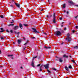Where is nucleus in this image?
I'll return each mask as SVG.
<instances>
[{
	"mask_svg": "<svg viewBox=\"0 0 78 78\" xmlns=\"http://www.w3.org/2000/svg\"><path fill=\"white\" fill-rule=\"evenodd\" d=\"M70 34H67V37L68 38H69V37H69L70 36Z\"/></svg>",
	"mask_w": 78,
	"mask_h": 78,
	"instance_id": "21",
	"label": "nucleus"
},
{
	"mask_svg": "<svg viewBox=\"0 0 78 78\" xmlns=\"http://www.w3.org/2000/svg\"><path fill=\"white\" fill-rule=\"evenodd\" d=\"M69 3H70V4H73V2L72 1H69Z\"/></svg>",
	"mask_w": 78,
	"mask_h": 78,
	"instance_id": "16",
	"label": "nucleus"
},
{
	"mask_svg": "<svg viewBox=\"0 0 78 78\" xmlns=\"http://www.w3.org/2000/svg\"><path fill=\"white\" fill-rule=\"evenodd\" d=\"M6 31H7V32H8V33H9V31H8V30H6Z\"/></svg>",
	"mask_w": 78,
	"mask_h": 78,
	"instance_id": "36",
	"label": "nucleus"
},
{
	"mask_svg": "<svg viewBox=\"0 0 78 78\" xmlns=\"http://www.w3.org/2000/svg\"><path fill=\"white\" fill-rule=\"evenodd\" d=\"M13 44H14V42H13Z\"/></svg>",
	"mask_w": 78,
	"mask_h": 78,
	"instance_id": "56",
	"label": "nucleus"
},
{
	"mask_svg": "<svg viewBox=\"0 0 78 78\" xmlns=\"http://www.w3.org/2000/svg\"><path fill=\"white\" fill-rule=\"evenodd\" d=\"M70 58H71V56H70Z\"/></svg>",
	"mask_w": 78,
	"mask_h": 78,
	"instance_id": "62",
	"label": "nucleus"
},
{
	"mask_svg": "<svg viewBox=\"0 0 78 78\" xmlns=\"http://www.w3.org/2000/svg\"><path fill=\"white\" fill-rule=\"evenodd\" d=\"M40 71H42V69H41V68H40Z\"/></svg>",
	"mask_w": 78,
	"mask_h": 78,
	"instance_id": "43",
	"label": "nucleus"
},
{
	"mask_svg": "<svg viewBox=\"0 0 78 78\" xmlns=\"http://www.w3.org/2000/svg\"><path fill=\"white\" fill-rule=\"evenodd\" d=\"M25 48H26V47L25 48H24V50H25Z\"/></svg>",
	"mask_w": 78,
	"mask_h": 78,
	"instance_id": "44",
	"label": "nucleus"
},
{
	"mask_svg": "<svg viewBox=\"0 0 78 78\" xmlns=\"http://www.w3.org/2000/svg\"><path fill=\"white\" fill-rule=\"evenodd\" d=\"M10 6L12 8H14V5L12 4L10 5Z\"/></svg>",
	"mask_w": 78,
	"mask_h": 78,
	"instance_id": "17",
	"label": "nucleus"
},
{
	"mask_svg": "<svg viewBox=\"0 0 78 78\" xmlns=\"http://www.w3.org/2000/svg\"><path fill=\"white\" fill-rule=\"evenodd\" d=\"M63 58H68V56L65 55L63 56Z\"/></svg>",
	"mask_w": 78,
	"mask_h": 78,
	"instance_id": "14",
	"label": "nucleus"
},
{
	"mask_svg": "<svg viewBox=\"0 0 78 78\" xmlns=\"http://www.w3.org/2000/svg\"><path fill=\"white\" fill-rule=\"evenodd\" d=\"M15 33H17L18 34H19V32L17 33V32H16V31H15Z\"/></svg>",
	"mask_w": 78,
	"mask_h": 78,
	"instance_id": "27",
	"label": "nucleus"
},
{
	"mask_svg": "<svg viewBox=\"0 0 78 78\" xmlns=\"http://www.w3.org/2000/svg\"><path fill=\"white\" fill-rule=\"evenodd\" d=\"M41 66V64H39L37 65V67H39V66Z\"/></svg>",
	"mask_w": 78,
	"mask_h": 78,
	"instance_id": "30",
	"label": "nucleus"
},
{
	"mask_svg": "<svg viewBox=\"0 0 78 78\" xmlns=\"http://www.w3.org/2000/svg\"><path fill=\"white\" fill-rule=\"evenodd\" d=\"M67 40H68V42H70L72 41V38L70 37L67 38Z\"/></svg>",
	"mask_w": 78,
	"mask_h": 78,
	"instance_id": "5",
	"label": "nucleus"
},
{
	"mask_svg": "<svg viewBox=\"0 0 78 78\" xmlns=\"http://www.w3.org/2000/svg\"><path fill=\"white\" fill-rule=\"evenodd\" d=\"M4 31V30H3V29L2 28H0V32L2 33V32H3Z\"/></svg>",
	"mask_w": 78,
	"mask_h": 78,
	"instance_id": "7",
	"label": "nucleus"
},
{
	"mask_svg": "<svg viewBox=\"0 0 78 78\" xmlns=\"http://www.w3.org/2000/svg\"><path fill=\"white\" fill-rule=\"evenodd\" d=\"M16 2H14V0H12V4L13 5H14V4H16Z\"/></svg>",
	"mask_w": 78,
	"mask_h": 78,
	"instance_id": "15",
	"label": "nucleus"
},
{
	"mask_svg": "<svg viewBox=\"0 0 78 78\" xmlns=\"http://www.w3.org/2000/svg\"><path fill=\"white\" fill-rule=\"evenodd\" d=\"M64 23L62 22V24H63V23Z\"/></svg>",
	"mask_w": 78,
	"mask_h": 78,
	"instance_id": "53",
	"label": "nucleus"
},
{
	"mask_svg": "<svg viewBox=\"0 0 78 78\" xmlns=\"http://www.w3.org/2000/svg\"><path fill=\"white\" fill-rule=\"evenodd\" d=\"M19 28V27L17 26H16L14 27V30H17V29Z\"/></svg>",
	"mask_w": 78,
	"mask_h": 78,
	"instance_id": "8",
	"label": "nucleus"
},
{
	"mask_svg": "<svg viewBox=\"0 0 78 78\" xmlns=\"http://www.w3.org/2000/svg\"><path fill=\"white\" fill-rule=\"evenodd\" d=\"M69 69H72V66L70 65L69 66Z\"/></svg>",
	"mask_w": 78,
	"mask_h": 78,
	"instance_id": "23",
	"label": "nucleus"
},
{
	"mask_svg": "<svg viewBox=\"0 0 78 78\" xmlns=\"http://www.w3.org/2000/svg\"><path fill=\"white\" fill-rule=\"evenodd\" d=\"M66 78H68V77H66Z\"/></svg>",
	"mask_w": 78,
	"mask_h": 78,
	"instance_id": "61",
	"label": "nucleus"
},
{
	"mask_svg": "<svg viewBox=\"0 0 78 78\" xmlns=\"http://www.w3.org/2000/svg\"><path fill=\"white\" fill-rule=\"evenodd\" d=\"M59 19H60V20H62V17L60 18Z\"/></svg>",
	"mask_w": 78,
	"mask_h": 78,
	"instance_id": "34",
	"label": "nucleus"
},
{
	"mask_svg": "<svg viewBox=\"0 0 78 78\" xmlns=\"http://www.w3.org/2000/svg\"><path fill=\"white\" fill-rule=\"evenodd\" d=\"M78 28V26H76V29H77Z\"/></svg>",
	"mask_w": 78,
	"mask_h": 78,
	"instance_id": "35",
	"label": "nucleus"
},
{
	"mask_svg": "<svg viewBox=\"0 0 78 78\" xmlns=\"http://www.w3.org/2000/svg\"><path fill=\"white\" fill-rule=\"evenodd\" d=\"M47 70L48 72V73H51V72H50V71L48 69H47Z\"/></svg>",
	"mask_w": 78,
	"mask_h": 78,
	"instance_id": "26",
	"label": "nucleus"
},
{
	"mask_svg": "<svg viewBox=\"0 0 78 78\" xmlns=\"http://www.w3.org/2000/svg\"><path fill=\"white\" fill-rule=\"evenodd\" d=\"M62 45L63 44L62 43H61Z\"/></svg>",
	"mask_w": 78,
	"mask_h": 78,
	"instance_id": "57",
	"label": "nucleus"
},
{
	"mask_svg": "<svg viewBox=\"0 0 78 78\" xmlns=\"http://www.w3.org/2000/svg\"><path fill=\"white\" fill-rule=\"evenodd\" d=\"M64 30H66V27H65L64 29Z\"/></svg>",
	"mask_w": 78,
	"mask_h": 78,
	"instance_id": "39",
	"label": "nucleus"
},
{
	"mask_svg": "<svg viewBox=\"0 0 78 78\" xmlns=\"http://www.w3.org/2000/svg\"><path fill=\"white\" fill-rule=\"evenodd\" d=\"M63 8H66V4H63Z\"/></svg>",
	"mask_w": 78,
	"mask_h": 78,
	"instance_id": "20",
	"label": "nucleus"
},
{
	"mask_svg": "<svg viewBox=\"0 0 78 78\" xmlns=\"http://www.w3.org/2000/svg\"><path fill=\"white\" fill-rule=\"evenodd\" d=\"M69 12L68 11H67V12H66V14H69Z\"/></svg>",
	"mask_w": 78,
	"mask_h": 78,
	"instance_id": "38",
	"label": "nucleus"
},
{
	"mask_svg": "<svg viewBox=\"0 0 78 78\" xmlns=\"http://www.w3.org/2000/svg\"><path fill=\"white\" fill-rule=\"evenodd\" d=\"M1 38L2 39V40H3V39H4V37H1Z\"/></svg>",
	"mask_w": 78,
	"mask_h": 78,
	"instance_id": "24",
	"label": "nucleus"
},
{
	"mask_svg": "<svg viewBox=\"0 0 78 78\" xmlns=\"http://www.w3.org/2000/svg\"><path fill=\"white\" fill-rule=\"evenodd\" d=\"M64 12H66V10H64Z\"/></svg>",
	"mask_w": 78,
	"mask_h": 78,
	"instance_id": "47",
	"label": "nucleus"
},
{
	"mask_svg": "<svg viewBox=\"0 0 78 78\" xmlns=\"http://www.w3.org/2000/svg\"><path fill=\"white\" fill-rule=\"evenodd\" d=\"M42 66H41L40 67V69H41V67H42Z\"/></svg>",
	"mask_w": 78,
	"mask_h": 78,
	"instance_id": "49",
	"label": "nucleus"
},
{
	"mask_svg": "<svg viewBox=\"0 0 78 78\" xmlns=\"http://www.w3.org/2000/svg\"><path fill=\"white\" fill-rule=\"evenodd\" d=\"M32 30H33V32H34L35 33H39V31H37L36 28H32Z\"/></svg>",
	"mask_w": 78,
	"mask_h": 78,
	"instance_id": "4",
	"label": "nucleus"
},
{
	"mask_svg": "<svg viewBox=\"0 0 78 78\" xmlns=\"http://www.w3.org/2000/svg\"><path fill=\"white\" fill-rule=\"evenodd\" d=\"M10 32H11V33H12V30H10Z\"/></svg>",
	"mask_w": 78,
	"mask_h": 78,
	"instance_id": "37",
	"label": "nucleus"
},
{
	"mask_svg": "<svg viewBox=\"0 0 78 78\" xmlns=\"http://www.w3.org/2000/svg\"><path fill=\"white\" fill-rule=\"evenodd\" d=\"M72 62H73V63H74L75 64H76V63L75 62V60H72Z\"/></svg>",
	"mask_w": 78,
	"mask_h": 78,
	"instance_id": "18",
	"label": "nucleus"
},
{
	"mask_svg": "<svg viewBox=\"0 0 78 78\" xmlns=\"http://www.w3.org/2000/svg\"><path fill=\"white\" fill-rule=\"evenodd\" d=\"M73 48L75 49H77V48H78V47L77 46H74V47H73Z\"/></svg>",
	"mask_w": 78,
	"mask_h": 78,
	"instance_id": "13",
	"label": "nucleus"
},
{
	"mask_svg": "<svg viewBox=\"0 0 78 78\" xmlns=\"http://www.w3.org/2000/svg\"><path fill=\"white\" fill-rule=\"evenodd\" d=\"M61 33L59 31H57L55 33V36H61Z\"/></svg>",
	"mask_w": 78,
	"mask_h": 78,
	"instance_id": "1",
	"label": "nucleus"
},
{
	"mask_svg": "<svg viewBox=\"0 0 78 78\" xmlns=\"http://www.w3.org/2000/svg\"><path fill=\"white\" fill-rule=\"evenodd\" d=\"M65 69L66 71H68L69 70V69H68V68L67 66H65Z\"/></svg>",
	"mask_w": 78,
	"mask_h": 78,
	"instance_id": "12",
	"label": "nucleus"
},
{
	"mask_svg": "<svg viewBox=\"0 0 78 78\" xmlns=\"http://www.w3.org/2000/svg\"><path fill=\"white\" fill-rule=\"evenodd\" d=\"M27 42H27L26 43H25L24 44V45H26V44H27Z\"/></svg>",
	"mask_w": 78,
	"mask_h": 78,
	"instance_id": "41",
	"label": "nucleus"
},
{
	"mask_svg": "<svg viewBox=\"0 0 78 78\" xmlns=\"http://www.w3.org/2000/svg\"><path fill=\"white\" fill-rule=\"evenodd\" d=\"M53 70H55V71H56V70H56V69H55V68H53Z\"/></svg>",
	"mask_w": 78,
	"mask_h": 78,
	"instance_id": "32",
	"label": "nucleus"
},
{
	"mask_svg": "<svg viewBox=\"0 0 78 78\" xmlns=\"http://www.w3.org/2000/svg\"><path fill=\"white\" fill-rule=\"evenodd\" d=\"M31 66L32 67H34V63L33 62H32L31 63Z\"/></svg>",
	"mask_w": 78,
	"mask_h": 78,
	"instance_id": "19",
	"label": "nucleus"
},
{
	"mask_svg": "<svg viewBox=\"0 0 78 78\" xmlns=\"http://www.w3.org/2000/svg\"><path fill=\"white\" fill-rule=\"evenodd\" d=\"M23 25H24V26H28V25H27V24H24Z\"/></svg>",
	"mask_w": 78,
	"mask_h": 78,
	"instance_id": "33",
	"label": "nucleus"
},
{
	"mask_svg": "<svg viewBox=\"0 0 78 78\" xmlns=\"http://www.w3.org/2000/svg\"><path fill=\"white\" fill-rule=\"evenodd\" d=\"M8 56H12V55H9Z\"/></svg>",
	"mask_w": 78,
	"mask_h": 78,
	"instance_id": "31",
	"label": "nucleus"
},
{
	"mask_svg": "<svg viewBox=\"0 0 78 78\" xmlns=\"http://www.w3.org/2000/svg\"><path fill=\"white\" fill-rule=\"evenodd\" d=\"M44 48H46V49H49L51 48V47H47L46 46H45L44 47Z\"/></svg>",
	"mask_w": 78,
	"mask_h": 78,
	"instance_id": "10",
	"label": "nucleus"
},
{
	"mask_svg": "<svg viewBox=\"0 0 78 78\" xmlns=\"http://www.w3.org/2000/svg\"><path fill=\"white\" fill-rule=\"evenodd\" d=\"M41 0V1H42L43 0Z\"/></svg>",
	"mask_w": 78,
	"mask_h": 78,
	"instance_id": "64",
	"label": "nucleus"
},
{
	"mask_svg": "<svg viewBox=\"0 0 78 78\" xmlns=\"http://www.w3.org/2000/svg\"><path fill=\"white\" fill-rule=\"evenodd\" d=\"M44 67L45 68L47 69L49 68V64H47L46 65H44Z\"/></svg>",
	"mask_w": 78,
	"mask_h": 78,
	"instance_id": "3",
	"label": "nucleus"
},
{
	"mask_svg": "<svg viewBox=\"0 0 78 78\" xmlns=\"http://www.w3.org/2000/svg\"><path fill=\"white\" fill-rule=\"evenodd\" d=\"M77 6H78V5H77Z\"/></svg>",
	"mask_w": 78,
	"mask_h": 78,
	"instance_id": "63",
	"label": "nucleus"
},
{
	"mask_svg": "<svg viewBox=\"0 0 78 78\" xmlns=\"http://www.w3.org/2000/svg\"><path fill=\"white\" fill-rule=\"evenodd\" d=\"M37 56L36 57H34L33 58V60H34V59H35V58H36V57H37Z\"/></svg>",
	"mask_w": 78,
	"mask_h": 78,
	"instance_id": "25",
	"label": "nucleus"
},
{
	"mask_svg": "<svg viewBox=\"0 0 78 78\" xmlns=\"http://www.w3.org/2000/svg\"><path fill=\"white\" fill-rule=\"evenodd\" d=\"M21 68H22V67H21Z\"/></svg>",
	"mask_w": 78,
	"mask_h": 78,
	"instance_id": "60",
	"label": "nucleus"
},
{
	"mask_svg": "<svg viewBox=\"0 0 78 78\" xmlns=\"http://www.w3.org/2000/svg\"><path fill=\"white\" fill-rule=\"evenodd\" d=\"M78 16L75 17V18H76H76H77V17H78Z\"/></svg>",
	"mask_w": 78,
	"mask_h": 78,
	"instance_id": "40",
	"label": "nucleus"
},
{
	"mask_svg": "<svg viewBox=\"0 0 78 78\" xmlns=\"http://www.w3.org/2000/svg\"><path fill=\"white\" fill-rule=\"evenodd\" d=\"M12 25H14V24H10V25H9V26H11Z\"/></svg>",
	"mask_w": 78,
	"mask_h": 78,
	"instance_id": "29",
	"label": "nucleus"
},
{
	"mask_svg": "<svg viewBox=\"0 0 78 78\" xmlns=\"http://www.w3.org/2000/svg\"><path fill=\"white\" fill-rule=\"evenodd\" d=\"M1 53V51L0 50V53Z\"/></svg>",
	"mask_w": 78,
	"mask_h": 78,
	"instance_id": "55",
	"label": "nucleus"
},
{
	"mask_svg": "<svg viewBox=\"0 0 78 78\" xmlns=\"http://www.w3.org/2000/svg\"><path fill=\"white\" fill-rule=\"evenodd\" d=\"M56 61H58V60H56Z\"/></svg>",
	"mask_w": 78,
	"mask_h": 78,
	"instance_id": "58",
	"label": "nucleus"
},
{
	"mask_svg": "<svg viewBox=\"0 0 78 78\" xmlns=\"http://www.w3.org/2000/svg\"><path fill=\"white\" fill-rule=\"evenodd\" d=\"M12 22H14V20H12Z\"/></svg>",
	"mask_w": 78,
	"mask_h": 78,
	"instance_id": "52",
	"label": "nucleus"
},
{
	"mask_svg": "<svg viewBox=\"0 0 78 78\" xmlns=\"http://www.w3.org/2000/svg\"><path fill=\"white\" fill-rule=\"evenodd\" d=\"M59 61L60 62H62V61H63V60H62V58H59Z\"/></svg>",
	"mask_w": 78,
	"mask_h": 78,
	"instance_id": "9",
	"label": "nucleus"
},
{
	"mask_svg": "<svg viewBox=\"0 0 78 78\" xmlns=\"http://www.w3.org/2000/svg\"><path fill=\"white\" fill-rule=\"evenodd\" d=\"M0 17H1V18H3L4 17L2 15Z\"/></svg>",
	"mask_w": 78,
	"mask_h": 78,
	"instance_id": "28",
	"label": "nucleus"
},
{
	"mask_svg": "<svg viewBox=\"0 0 78 78\" xmlns=\"http://www.w3.org/2000/svg\"><path fill=\"white\" fill-rule=\"evenodd\" d=\"M56 16H55V13L54 14V18L53 20V22L54 23H56Z\"/></svg>",
	"mask_w": 78,
	"mask_h": 78,
	"instance_id": "2",
	"label": "nucleus"
},
{
	"mask_svg": "<svg viewBox=\"0 0 78 78\" xmlns=\"http://www.w3.org/2000/svg\"><path fill=\"white\" fill-rule=\"evenodd\" d=\"M20 27L22 29V28H23V26H22V25L21 24V23L19 24Z\"/></svg>",
	"mask_w": 78,
	"mask_h": 78,
	"instance_id": "11",
	"label": "nucleus"
},
{
	"mask_svg": "<svg viewBox=\"0 0 78 78\" xmlns=\"http://www.w3.org/2000/svg\"><path fill=\"white\" fill-rule=\"evenodd\" d=\"M47 17H48V15H47Z\"/></svg>",
	"mask_w": 78,
	"mask_h": 78,
	"instance_id": "50",
	"label": "nucleus"
},
{
	"mask_svg": "<svg viewBox=\"0 0 78 78\" xmlns=\"http://www.w3.org/2000/svg\"><path fill=\"white\" fill-rule=\"evenodd\" d=\"M44 34H45L46 35H47V34H46V33H44Z\"/></svg>",
	"mask_w": 78,
	"mask_h": 78,
	"instance_id": "45",
	"label": "nucleus"
},
{
	"mask_svg": "<svg viewBox=\"0 0 78 78\" xmlns=\"http://www.w3.org/2000/svg\"><path fill=\"white\" fill-rule=\"evenodd\" d=\"M14 23V22H11V23Z\"/></svg>",
	"mask_w": 78,
	"mask_h": 78,
	"instance_id": "54",
	"label": "nucleus"
},
{
	"mask_svg": "<svg viewBox=\"0 0 78 78\" xmlns=\"http://www.w3.org/2000/svg\"><path fill=\"white\" fill-rule=\"evenodd\" d=\"M48 2H49V0H48Z\"/></svg>",
	"mask_w": 78,
	"mask_h": 78,
	"instance_id": "59",
	"label": "nucleus"
},
{
	"mask_svg": "<svg viewBox=\"0 0 78 78\" xmlns=\"http://www.w3.org/2000/svg\"><path fill=\"white\" fill-rule=\"evenodd\" d=\"M73 33H74V32H75V30H73Z\"/></svg>",
	"mask_w": 78,
	"mask_h": 78,
	"instance_id": "46",
	"label": "nucleus"
},
{
	"mask_svg": "<svg viewBox=\"0 0 78 78\" xmlns=\"http://www.w3.org/2000/svg\"><path fill=\"white\" fill-rule=\"evenodd\" d=\"M61 26L62 27H63V25H61Z\"/></svg>",
	"mask_w": 78,
	"mask_h": 78,
	"instance_id": "51",
	"label": "nucleus"
},
{
	"mask_svg": "<svg viewBox=\"0 0 78 78\" xmlns=\"http://www.w3.org/2000/svg\"><path fill=\"white\" fill-rule=\"evenodd\" d=\"M15 5L17 7H18L19 8H20V4L15 3Z\"/></svg>",
	"mask_w": 78,
	"mask_h": 78,
	"instance_id": "6",
	"label": "nucleus"
},
{
	"mask_svg": "<svg viewBox=\"0 0 78 78\" xmlns=\"http://www.w3.org/2000/svg\"><path fill=\"white\" fill-rule=\"evenodd\" d=\"M41 11H44V10H43V9H41Z\"/></svg>",
	"mask_w": 78,
	"mask_h": 78,
	"instance_id": "48",
	"label": "nucleus"
},
{
	"mask_svg": "<svg viewBox=\"0 0 78 78\" xmlns=\"http://www.w3.org/2000/svg\"><path fill=\"white\" fill-rule=\"evenodd\" d=\"M18 44H20V40H18Z\"/></svg>",
	"mask_w": 78,
	"mask_h": 78,
	"instance_id": "22",
	"label": "nucleus"
},
{
	"mask_svg": "<svg viewBox=\"0 0 78 78\" xmlns=\"http://www.w3.org/2000/svg\"><path fill=\"white\" fill-rule=\"evenodd\" d=\"M32 39H35V37H32Z\"/></svg>",
	"mask_w": 78,
	"mask_h": 78,
	"instance_id": "42",
	"label": "nucleus"
}]
</instances>
